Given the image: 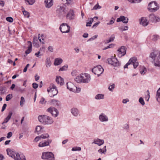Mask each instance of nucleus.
<instances>
[{"label":"nucleus","instance_id":"f257e3e1","mask_svg":"<svg viewBox=\"0 0 160 160\" xmlns=\"http://www.w3.org/2000/svg\"><path fill=\"white\" fill-rule=\"evenodd\" d=\"M7 154L10 157L16 160H26L24 156L21 155L18 152H16L12 149L8 148L7 149Z\"/></svg>","mask_w":160,"mask_h":160},{"label":"nucleus","instance_id":"f03ea898","mask_svg":"<svg viewBox=\"0 0 160 160\" xmlns=\"http://www.w3.org/2000/svg\"><path fill=\"white\" fill-rule=\"evenodd\" d=\"M149 56L154 60L153 63L155 66L160 67V52H152L150 54Z\"/></svg>","mask_w":160,"mask_h":160},{"label":"nucleus","instance_id":"7ed1b4c3","mask_svg":"<svg viewBox=\"0 0 160 160\" xmlns=\"http://www.w3.org/2000/svg\"><path fill=\"white\" fill-rule=\"evenodd\" d=\"M67 12V10L63 5H59L57 7L56 13L59 17L65 15Z\"/></svg>","mask_w":160,"mask_h":160},{"label":"nucleus","instance_id":"20e7f679","mask_svg":"<svg viewBox=\"0 0 160 160\" xmlns=\"http://www.w3.org/2000/svg\"><path fill=\"white\" fill-rule=\"evenodd\" d=\"M67 88L70 91L78 93L81 91V88H77L76 86L71 82H69L67 83Z\"/></svg>","mask_w":160,"mask_h":160},{"label":"nucleus","instance_id":"39448f33","mask_svg":"<svg viewBox=\"0 0 160 160\" xmlns=\"http://www.w3.org/2000/svg\"><path fill=\"white\" fill-rule=\"evenodd\" d=\"M47 91L48 92L50 93V95L51 97L54 96L58 93V91L56 86L53 84L50 85V87L48 88Z\"/></svg>","mask_w":160,"mask_h":160},{"label":"nucleus","instance_id":"423d86ee","mask_svg":"<svg viewBox=\"0 0 160 160\" xmlns=\"http://www.w3.org/2000/svg\"><path fill=\"white\" fill-rule=\"evenodd\" d=\"M42 157L43 160H54V155L51 152H43Z\"/></svg>","mask_w":160,"mask_h":160},{"label":"nucleus","instance_id":"0eeeda50","mask_svg":"<svg viewBox=\"0 0 160 160\" xmlns=\"http://www.w3.org/2000/svg\"><path fill=\"white\" fill-rule=\"evenodd\" d=\"M159 7L155 2H150L148 6V9L151 12H155L159 9Z\"/></svg>","mask_w":160,"mask_h":160},{"label":"nucleus","instance_id":"6e6552de","mask_svg":"<svg viewBox=\"0 0 160 160\" xmlns=\"http://www.w3.org/2000/svg\"><path fill=\"white\" fill-rule=\"evenodd\" d=\"M103 69L100 65L94 67L92 69V72L94 74L97 75L98 77L103 73Z\"/></svg>","mask_w":160,"mask_h":160},{"label":"nucleus","instance_id":"1a4fd4ad","mask_svg":"<svg viewBox=\"0 0 160 160\" xmlns=\"http://www.w3.org/2000/svg\"><path fill=\"white\" fill-rule=\"evenodd\" d=\"M108 63L114 67L119 66L120 65V63L118 61L117 59L115 57H112L108 59Z\"/></svg>","mask_w":160,"mask_h":160},{"label":"nucleus","instance_id":"9d476101","mask_svg":"<svg viewBox=\"0 0 160 160\" xmlns=\"http://www.w3.org/2000/svg\"><path fill=\"white\" fill-rule=\"evenodd\" d=\"M70 27L66 23H63L60 26L59 29L63 33H68L69 32Z\"/></svg>","mask_w":160,"mask_h":160},{"label":"nucleus","instance_id":"9b49d317","mask_svg":"<svg viewBox=\"0 0 160 160\" xmlns=\"http://www.w3.org/2000/svg\"><path fill=\"white\" fill-rule=\"evenodd\" d=\"M126 53V49L125 47L122 46L117 51V54L120 58L124 56Z\"/></svg>","mask_w":160,"mask_h":160},{"label":"nucleus","instance_id":"f8f14e48","mask_svg":"<svg viewBox=\"0 0 160 160\" xmlns=\"http://www.w3.org/2000/svg\"><path fill=\"white\" fill-rule=\"evenodd\" d=\"M98 119L101 122H108L109 121L108 116L103 113H102L99 115Z\"/></svg>","mask_w":160,"mask_h":160},{"label":"nucleus","instance_id":"ddd939ff","mask_svg":"<svg viewBox=\"0 0 160 160\" xmlns=\"http://www.w3.org/2000/svg\"><path fill=\"white\" fill-rule=\"evenodd\" d=\"M47 111L50 112L54 117H56L58 114V112L57 110L54 107H50L48 108Z\"/></svg>","mask_w":160,"mask_h":160},{"label":"nucleus","instance_id":"4468645a","mask_svg":"<svg viewBox=\"0 0 160 160\" xmlns=\"http://www.w3.org/2000/svg\"><path fill=\"white\" fill-rule=\"evenodd\" d=\"M130 64L133 65L134 68H136L138 65V62L136 57H133L131 58L128 61Z\"/></svg>","mask_w":160,"mask_h":160},{"label":"nucleus","instance_id":"2eb2a0df","mask_svg":"<svg viewBox=\"0 0 160 160\" xmlns=\"http://www.w3.org/2000/svg\"><path fill=\"white\" fill-rule=\"evenodd\" d=\"M149 18L150 21L153 22H156L160 21V18L153 14L149 15Z\"/></svg>","mask_w":160,"mask_h":160},{"label":"nucleus","instance_id":"dca6fc26","mask_svg":"<svg viewBox=\"0 0 160 160\" xmlns=\"http://www.w3.org/2000/svg\"><path fill=\"white\" fill-rule=\"evenodd\" d=\"M90 76L89 74L87 73L82 74V83H88L90 81Z\"/></svg>","mask_w":160,"mask_h":160},{"label":"nucleus","instance_id":"f3484780","mask_svg":"<svg viewBox=\"0 0 160 160\" xmlns=\"http://www.w3.org/2000/svg\"><path fill=\"white\" fill-rule=\"evenodd\" d=\"M74 17L75 15L72 9H70L66 15L67 19L71 20L74 19Z\"/></svg>","mask_w":160,"mask_h":160},{"label":"nucleus","instance_id":"a211bd4d","mask_svg":"<svg viewBox=\"0 0 160 160\" xmlns=\"http://www.w3.org/2000/svg\"><path fill=\"white\" fill-rule=\"evenodd\" d=\"M128 18L123 16H121L119 18L117 19V22H122L124 23H127L128 22Z\"/></svg>","mask_w":160,"mask_h":160},{"label":"nucleus","instance_id":"6ab92c4d","mask_svg":"<svg viewBox=\"0 0 160 160\" xmlns=\"http://www.w3.org/2000/svg\"><path fill=\"white\" fill-rule=\"evenodd\" d=\"M71 112L72 115L74 117L80 116V112L78 109L76 108H73L71 110Z\"/></svg>","mask_w":160,"mask_h":160},{"label":"nucleus","instance_id":"aec40b11","mask_svg":"<svg viewBox=\"0 0 160 160\" xmlns=\"http://www.w3.org/2000/svg\"><path fill=\"white\" fill-rule=\"evenodd\" d=\"M44 2L45 7L50 8L53 5V0H44Z\"/></svg>","mask_w":160,"mask_h":160},{"label":"nucleus","instance_id":"412c9836","mask_svg":"<svg viewBox=\"0 0 160 160\" xmlns=\"http://www.w3.org/2000/svg\"><path fill=\"white\" fill-rule=\"evenodd\" d=\"M140 24L143 26H146L148 24V22L145 17H142L140 19Z\"/></svg>","mask_w":160,"mask_h":160},{"label":"nucleus","instance_id":"4be33fe9","mask_svg":"<svg viewBox=\"0 0 160 160\" xmlns=\"http://www.w3.org/2000/svg\"><path fill=\"white\" fill-rule=\"evenodd\" d=\"M104 143V141L103 139H100L99 138H97L94 140V141L92 143L98 145V146H100L103 144Z\"/></svg>","mask_w":160,"mask_h":160},{"label":"nucleus","instance_id":"5701e85b","mask_svg":"<svg viewBox=\"0 0 160 160\" xmlns=\"http://www.w3.org/2000/svg\"><path fill=\"white\" fill-rule=\"evenodd\" d=\"M47 118V116L43 115L39 116L38 119L39 121L41 123L45 124L46 122L45 120Z\"/></svg>","mask_w":160,"mask_h":160},{"label":"nucleus","instance_id":"b1692460","mask_svg":"<svg viewBox=\"0 0 160 160\" xmlns=\"http://www.w3.org/2000/svg\"><path fill=\"white\" fill-rule=\"evenodd\" d=\"M56 82L61 85H62L64 83L63 79L61 77H57L56 79Z\"/></svg>","mask_w":160,"mask_h":160},{"label":"nucleus","instance_id":"393cba45","mask_svg":"<svg viewBox=\"0 0 160 160\" xmlns=\"http://www.w3.org/2000/svg\"><path fill=\"white\" fill-rule=\"evenodd\" d=\"M12 112H9L8 116L4 119V121L2 123V124H3L5 123H7L11 118V116L12 115Z\"/></svg>","mask_w":160,"mask_h":160},{"label":"nucleus","instance_id":"a878e982","mask_svg":"<svg viewBox=\"0 0 160 160\" xmlns=\"http://www.w3.org/2000/svg\"><path fill=\"white\" fill-rule=\"evenodd\" d=\"M28 49L25 51V53L26 54L29 53L32 50V43L30 41H28Z\"/></svg>","mask_w":160,"mask_h":160},{"label":"nucleus","instance_id":"bb28decb","mask_svg":"<svg viewBox=\"0 0 160 160\" xmlns=\"http://www.w3.org/2000/svg\"><path fill=\"white\" fill-rule=\"evenodd\" d=\"M107 152L106 146H105L102 148H100L98 150V152L101 154L105 155Z\"/></svg>","mask_w":160,"mask_h":160},{"label":"nucleus","instance_id":"cd10ccee","mask_svg":"<svg viewBox=\"0 0 160 160\" xmlns=\"http://www.w3.org/2000/svg\"><path fill=\"white\" fill-rule=\"evenodd\" d=\"M139 71L141 74L143 75L147 71V70L144 66H141L140 67Z\"/></svg>","mask_w":160,"mask_h":160},{"label":"nucleus","instance_id":"c85d7f7f","mask_svg":"<svg viewBox=\"0 0 160 160\" xmlns=\"http://www.w3.org/2000/svg\"><path fill=\"white\" fill-rule=\"evenodd\" d=\"M62 62V60L60 58H56L55 59L54 64L55 66L60 64Z\"/></svg>","mask_w":160,"mask_h":160},{"label":"nucleus","instance_id":"c756f323","mask_svg":"<svg viewBox=\"0 0 160 160\" xmlns=\"http://www.w3.org/2000/svg\"><path fill=\"white\" fill-rule=\"evenodd\" d=\"M82 74L77 76L75 79V81L78 83L82 82Z\"/></svg>","mask_w":160,"mask_h":160},{"label":"nucleus","instance_id":"7c9ffc66","mask_svg":"<svg viewBox=\"0 0 160 160\" xmlns=\"http://www.w3.org/2000/svg\"><path fill=\"white\" fill-rule=\"evenodd\" d=\"M156 98L157 101L160 103V88L157 91L156 96Z\"/></svg>","mask_w":160,"mask_h":160},{"label":"nucleus","instance_id":"2f4dec72","mask_svg":"<svg viewBox=\"0 0 160 160\" xmlns=\"http://www.w3.org/2000/svg\"><path fill=\"white\" fill-rule=\"evenodd\" d=\"M160 39V36L157 34H154L151 37L152 40L154 41H156Z\"/></svg>","mask_w":160,"mask_h":160},{"label":"nucleus","instance_id":"473e14b6","mask_svg":"<svg viewBox=\"0 0 160 160\" xmlns=\"http://www.w3.org/2000/svg\"><path fill=\"white\" fill-rule=\"evenodd\" d=\"M45 124H52L53 122V120L50 117L47 116V118L46 119Z\"/></svg>","mask_w":160,"mask_h":160},{"label":"nucleus","instance_id":"72a5a7b5","mask_svg":"<svg viewBox=\"0 0 160 160\" xmlns=\"http://www.w3.org/2000/svg\"><path fill=\"white\" fill-rule=\"evenodd\" d=\"M51 64V62L50 58H47L45 61V65L47 67H50Z\"/></svg>","mask_w":160,"mask_h":160},{"label":"nucleus","instance_id":"f704fd0d","mask_svg":"<svg viewBox=\"0 0 160 160\" xmlns=\"http://www.w3.org/2000/svg\"><path fill=\"white\" fill-rule=\"evenodd\" d=\"M51 102L55 106H58L60 104V102L59 101L54 99L52 100Z\"/></svg>","mask_w":160,"mask_h":160},{"label":"nucleus","instance_id":"c9c22d12","mask_svg":"<svg viewBox=\"0 0 160 160\" xmlns=\"http://www.w3.org/2000/svg\"><path fill=\"white\" fill-rule=\"evenodd\" d=\"M42 129V128L41 126H37L35 128L36 132L38 134H39L41 132Z\"/></svg>","mask_w":160,"mask_h":160},{"label":"nucleus","instance_id":"e433bc0d","mask_svg":"<svg viewBox=\"0 0 160 160\" xmlns=\"http://www.w3.org/2000/svg\"><path fill=\"white\" fill-rule=\"evenodd\" d=\"M48 145V142H40L38 144L39 147H43Z\"/></svg>","mask_w":160,"mask_h":160},{"label":"nucleus","instance_id":"4c0bfd02","mask_svg":"<svg viewBox=\"0 0 160 160\" xmlns=\"http://www.w3.org/2000/svg\"><path fill=\"white\" fill-rule=\"evenodd\" d=\"M26 3L30 5H33L35 2V0H25Z\"/></svg>","mask_w":160,"mask_h":160},{"label":"nucleus","instance_id":"58836bf2","mask_svg":"<svg viewBox=\"0 0 160 160\" xmlns=\"http://www.w3.org/2000/svg\"><path fill=\"white\" fill-rule=\"evenodd\" d=\"M64 2L66 1L65 3L67 5H72L73 4L74 2L72 0H62Z\"/></svg>","mask_w":160,"mask_h":160},{"label":"nucleus","instance_id":"ea45409f","mask_svg":"<svg viewBox=\"0 0 160 160\" xmlns=\"http://www.w3.org/2000/svg\"><path fill=\"white\" fill-rule=\"evenodd\" d=\"M38 42V40L37 38H34L32 42L33 45L35 46L36 47H38L39 46V44L37 43Z\"/></svg>","mask_w":160,"mask_h":160},{"label":"nucleus","instance_id":"a19ab883","mask_svg":"<svg viewBox=\"0 0 160 160\" xmlns=\"http://www.w3.org/2000/svg\"><path fill=\"white\" fill-rule=\"evenodd\" d=\"M95 98L97 100L103 99L104 95L102 94H98L95 96Z\"/></svg>","mask_w":160,"mask_h":160},{"label":"nucleus","instance_id":"79ce46f5","mask_svg":"<svg viewBox=\"0 0 160 160\" xmlns=\"http://www.w3.org/2000/svg\"><path fill=\"white\" fill-rule=\"evenodd\" d=\"M115 38V37L114 35H112L110 38L108 40H106V43H108L110 42L113 41Z\"/></svg>","mask_w":160,"mask_h":160},{"label":"nucleus","instance_id":"37998d69","mask_svg":"<svg viewBox=\"0 0 160 160\" xmlns=\"http://www.w3.org/2000/svg\"><path fill=\"white\" fill-rule=\"evenodd\" d=\"M114 88L115 84L114 83H111L109 86L108 89L109 91L112 92Z\"/></svg>","mask_w":160,"mask_h":160},{"label":"nucleus","instance_id":"c03bdc74","mask_svg":"<svg viewBox=\"0 0 160 160\" xmlns=\"http://www.w3.org/2000/svg\"><path fill=\"white\" fill-rule=\"evenodd\" d=\"M128 27L127 26L124 27H120L118 28V29L122 31H126L128 30Z\"/></svg>","mask_w":160,"mask_h":160},{"label":"nucleus","instance_id":"a18cd8bd","mask_svg":"<svg viewBox=\"0 0 160 160\" xmlns=\"http://www.w3.org/2000/svg\"><path fill=\"white\" fill-rule=\"evenodd\" d=\"M81 150V148L79 147H75L73 148L72 149V151H80Z\"/></svg>","mask_w":160,"mask_h":160},{"label":"nucleus","instance_id":"49530a36","mask_svg":"<svg viewBox=\"0 0 160 160\" xmlns=\"http://www.w3.org/2000/svg\"><path fill=\"white\" fill-rule=\"evenodd\" d=\"M23 13L25 16L27 18H29L30 16L29 13L25 10L23 11Z\"/></svg>","mask_w":160,"mask_h":160},{"label":"nucleus","instance_id":"de8ad7c7","mask_svg":"<svg viewBox=\"0 0 160 160\" xmlns=\"http://www.w3.org/2000/svg\"><path fill=\"white\" fill-rule=\"evenodd\" d=\"M25 102V99L23 97H22L21 98V101L20 102V105L21 106H22Z\"/></svg>","mask_w":160,"mask_h":160},{"label":"nucleus","instance_id":"09e8293b","mask_svg":"<svg viewBox=\"0 0 160 160\" xmlns=\"http://www.w3.org/2000/svg\"><path fill=\"white\" fill-rule=\"evenodd\" d=\"M68 66L67 65H65L63 66L62 67L60 68L59 70V71H63L66 70L67 69Z\"/></svg>","mask_w":160,"mask_h":160},{"label":"nucleus","instance_id":"8fccbe9b","mask_svg":"<svg viewBox=\"0 0 160 160\" xmlns=\"http://www.w3.org/2000/svg\"><path fill=\"white\" fill-rule=\"evenodd\" d=\"M12 98V94H9L7 95L6 98V100L7 101L10 100Z\"/></svg>","mask_w":160,"mask_h":160},{"label":"nucleus","instance_id":"3c124183","mask_svg":"<svg viewBox=\"0 0 160 160\" xmlns=\"http://www.w3.org/2000/svg\"><path fill=\"white\" fill-rule=\"evenodd\" d=\"M101 8V7L99 6L98 4V3L96 4L93 7L92 10H97V9H99Z\"/></svg>","mask_w":160,"mask_h":160},{"label":"nucleus","instance_id":"603ef678","mask_svg":"<svg viewBox=\"0 0 160 160\" xmlns=\"http://www.w3.org/2000/svg\"><path fill=\"white\" fill-rule=\"evenodd\" d=\"M49 135L48 134H42L41 135V137L42 139H45L48 138Z\"/></svg>","mask_w":160,"mask_h":160},{"label":"nucleus","instance_id":"864d4df0","mask_svg":"<svg viewBox=\"0 0 160 160\" xmlns=\"http://www.w3.org/2000/svg\"><path fill=\"white\" fill-rule=\"evenodd\" d=\"M115 20L113 18H112L109 22L107 23V25H112L114 22Z\"/></svg>","mask_w":160,"mask_h":160},{"label":"nucleus","instance_id":"5fc2aeb1","mask_svg":"<svg viewBox=\"0 0 160 160\" xmlns=\"http://www.w3.org/2000/svg\"><path fill=\"white\" fill-rule=\"evenodd\" d=\"M139 102L142 105H144L145 104L143 98L141 97L139 98Z\"/></svg>","mask_w":160,"mask_h":160},{"label":"nucleus","instance_id":"6e6d98bb","mask_svg":"<svg viewBox=\"0 0 160 160\" xmlns=\"http://www.w3.org/2000/svg\"><path fill=\"white\" fill-rule=\"evenodd\" d=\"M41 139H42V138L41 137V135L38 136L36 137V138L34 139V142H37Z\"/></svg>","mask_w":160,"mask_h":160},{"label":"nucleus","instance_id":"4d7b16f0","mask_svg":"<svg viewBox=\"0 0 160 160\" xmlns=\"http://www.w3.org/2000/svg\"><path fill=\"white\" fill-rule=\"evenodd\" d=\"M78 72L77 70H74L73 71L71 72V74L73 76H75L77 75Z\"/></svg>","mask_w":160,"mask_h":160},{"label":"nucleus","instance_id":"13d9d810","mask_svg":"<svg viewBox=\"0 0 160 160\" xmlns=\"http://www.w3.org/2000/svg\"><path fill=\"white\" fill-rule=\"evenodd\" d=\"M6 20L10 22H12L13 21V18L10 17H8L6 18Z\"/></svg>","mask_w":160,"mask_h":160},{"label":"nucleus","instance_id":"bf43d9fd","mask_svg":"<svg viewBox=\"0 0 160 160\" xmlns=\"http://www.w3.org/2000/svg\"><path fill=\"white\" fill-rule=\"evenodd\" d=\"M97 37H98V35H95L94 36H93L91 38L89 39L88 40V41H92V40L95 39L96 38H97Z\"/></svg>","mask_w":160,"mask_h":160},{"label":"nucleus","instance_id":"052dcab7","mask_svg":"<svg viewBox=\"0 0 160 160\" xmlns=\"http://www.w3.org/2000/svg\"><path fill=\"white\" fill-rule=\"evenodd\" d=\"M32 85L33 88L35 89L37 88L38 86V84L36 83H33Z\"/></svg>","mask_w":160,"mask_h":160},{"label":"nucleus","instance_id":"680f3d73","mask_svg":"<svg viewBox=\"0 0 160 160\" xmlns=\"http://www.w3.org/2000/svg\"><path fill=\"white\" fill-rule=\"evenodd\" d=\"M12 136V132H9L8 133V134L7 135V138H9L11 137Z\"/></svg>","mask_w":160,"mask_h":160},{"label":"nucleus","instance_id":"e2e57ef3","mask_svg":"<svg viewBox=\"0 0 160 160\" xmlns=\"http://www.w3.org/2000/svg\"><path fill=\"white\" fill-rule=\"evenodd\" d=\"M48 50L51 52H53V48L52 46H49L48 48Z\"/></svg>","mask_w":160,"mask_h":160},{"label":"nucleus","instance_id":"0e129e2a","mask_svg":"<svg viewBox=\"0 0 160 160\" xmlns=\"http://www.w3.org/2000/svg\"><path fill=\"white\" fill-rule=\"evenodd\" d=\"M44 101V99L43 98H42L40 101V103L42 104H44L45 102Z\"/></svg>","mask_w":160,"mask_h":160},{"label":"nucleus","instance_id":"69168bd1","mask_svg":"<svg viewBox=\"0 0 160 160\" xmlns=\"http://www.w3.org/2000/svg\"><path fill=\"white\" fill-rule=\"evenodd\" d=\"M129 101V100L128 99H124L122 100V102L123 103L125 104L126 103L128 102Z\"/></svg>","mask_w":160,"mask_h":160},{"label":"nucleus","instance_id":"338daca9","mask_svg":"<svg viewBox=\"0 0 160 160\" xmlns=\"http://www.w3.org/2000/svg\"><path fill=\"white\" fill-rule=\"evenodd\" d=\"M100 23V22H97L95 23L94 24V25L92 26V28H94L95 27H97L98 25Z\"/></svg>","mask_w":160,"mask_h":160},{"label":"nucleus","instance_id":"774afa93","mask_svg":"<svg viewBox=\"0 0 160 160\" xmlns=\"http://www.w3.org/2000/svg\"><path fill=\"white\" fill-rule=\"evenodd\" d=\"M7 107V104H4L2 106V111H3L5 109L6 107Z\"/></svg>","mask_w":160,"mask_h":160}]
</instances>
